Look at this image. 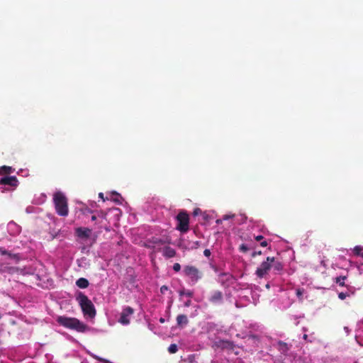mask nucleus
Instances as JSON below:
<instances>
[{
	"label": "nucleus",
	"mask_w": 363,
	"mask_h": 363,
	"mask_svg": "<svg viewBox=\"0 0 363 363\" xmlns=\"http://www.w3.org/2000/svg\"><path fill=\"white\" fill-rule=\"evenodd\" d=\"M13 172V169L11 167L9 166H2L0 167V174H8Z\"/></svg>",
	"instance_id": "nucleus-28"
},
{
	"label": "nucleus",
	"mask_w": 363,
	"mask_h": 363,
	"mask_svg": "<svg viewBox=\"0 0 363 363\" xmlns=\"http://www.w3.org/2000/svg\"><path fill=\"white\" fill-rule=\"evenodd\" d=\"M112 214L116 222L118 221L121 215V211L118 208H113L109 209L107 215Z\"/></svg>",
	"instance_id": "nucleus-25"
},
{
	"label": "nucleus",
	"mask_w": 363,
	"mask_h": 363,
	"mask_svg": "<svg viewBox=\"0 0 363 363\" xmlns=\"http://www.w3.org/2000/svg\"><path fill=\"white\" fill-rule=\"evenodd\" d=\"M353 252L357 256H360L363 258V246L357 245L353 249Z\"/></svg>",
	"instance_id": "nucleus-29"
},
{
	"label": "nucleus",
	"mask_w": 363,
	"mask_h": 363,
	"mask_svg": "<svg viewBox=\"0 0 363 363\" xmlns=\"http://www.w3.org/2000/svg\"><path fill=\"white\" fill-rule=\"evenodd\" d=\"M218 282L224 288L225 295L229 301H232L233 292L241 284L231 274L222 272L218 274Z\"/></svg>",
	"instance_id": "nucleus-2"
},
{
	"label": "nucleus",
	"mask_w": 363,
	"mask_h": 363,
	"mask_svg": "<svg viewBox=\"0 0 363 363\" xmlns=\"http://www.w3.org/2000/svg\"><path fill=\"white\" fill-rule=\"evenodd\" d=\"M254 238L255 240L261 242L264 239V237L262 235H257L255 236Z\"/></svg>",
	"instance_id": "nucleus-45"
},
{
	"label": "nucleus",
	"mask_w": 363,
	"mask_h": 363,
	"mask_svg": "<svg viewBox=\"0 0 363 363\" xmlns=\"http://www.w3.org/2000/svg\"><path fill=\"white\" fill-rule=\"evenodd\" d=\"M0 184L4 186H9L13 189L18 186V181L15 176L4 177L0 179Z\"/></svg>",
	"instance_id": "nucleus-12"
},
{
	"label": "nucleus",
	"mask_w": 363,
	"mask_h": 363,
	"mask_svg": "<svg viewBox=\"0 0 363 363\" xmlns=\"http://www.w3.org/2000/svg\"><path fill=\"white\" fill-rule=\"evenodd\" d=\"M252 247L251 244H242L240 246V251L245 252L252 249Z\"/></svg>",
	"instance_id": "nucleus-31"
},
{
	"label": "nucleus",
	"mask_w": 363,
	"mask_h": 363,
	"mask_svg": "<svg viewBox=\"0 0 363 363\" xmlns=\"http://www.w3.org/2000/svg\"><path fill=\"white\" fill-rule=\"evenodd\" d=\"M176 255V251L174 249L169 246H167L163 249V255L167 258L174 257Z\"/></svg>",
	"instance_id": "nucleus-22"
},
{
	"label": "nucleus",
	"mask_w": 363,
	"mask_h": 363,
	"mask_svg": "<svg viewBox=\"0 0 363 363\" xmlns=\"http://www.w3.org/2000/svg\"><path fill=\"white\" fill-rule=\"evenodd\" d=\"M269 286H270V284H269V283L266 284V287H267V289H269Z\"/></svg>",
	"instance_id": "nucleus-59"
},
{
	"label": "nucleus",
	"mask_w": 363,
	"mask_h": 363,
	"mask_svg": "<svg viewBox=\"0 0 363 363\" xmlns=\"http://www.w3.org/2000/svg\"><path fill=\"white\" fill-rule=\"evenodd\" d=\"M101 360L104 362L105 363H111L108 360H106V359H101Z\"/></svg>",
	"instance_id": "nucleus-57"
},
{
	"label": "nucleus",
	"mask_w": 363,
	"mask_h": 363,
	"mask_svg": "<svg viewBox=\"0 0 363 363\" xmlns=\"http://www.w3.org/2000/svg\"><path fill=\"white\" fill-rule=\"evenodd\" d=\"M133 313V309L130 307L127 306L124 308L120 315L118 322L122 324L123 325H128L130 323V317Z\"/></svg>",
	"instance_id": "nucleus-10"
},
{
	"label": "nucleus",
	"mask_w": 363,
	"mask_h": 363,
	"mask_svg": "<svg viewBox=\"0 0 363 363\" xmlns=\"http://www.w3.org/2000/svg\"><path fill=\"white\" fill-rule=\"evenodd\" d=\"M308 342H312L315 340V337L313 336V335H308Z\"/></svg>",
	"instance_id": "nucleus-48"
},
{
	"label": "nucleus",
	"mask_w": 363,
	"mask_h": 363,
	"mask_svg": "<svg viewBox=\"0 0 363 363\" xmlns=\"http://www.w3.org/2000/svg\"><path fill=\"white\" fill-rule=\"evenodd\" d=\"M46 195L45 194H40L38 196H35L33 203L36 205H41L46 201Z\"/></svg>",
	"instance_id": "nucleus-26"
},
{
	"label": "nucleus",
	"mask_w": 363,
	"mask_h": 363,
	"mask_svg": "<svg viewBox=\"0 0 363 363\" xmlns=\"http://www.w3.org/2000/svg\"><path fill=\"white\" fill-rule=\"evenodd\" d=\"M355 340L359 345L363 346V320L357 323Z\"/></svg>",
	"instance_id": "nucleus-16"
},
{
	"label": "nucleus",
	"mask_w": 363,
	"mask_h": 363,
	"mask_svg": "<svg viewBox=\"0 0 363 363\" xmlns=\"http://www.w3.org/2000/svg\"><path fill=\"white\" fill-rule=\"evenodd\" d=\"M160 323H164L165 322L164 318H160Z\"/></svg>",
	"instance_id": "nucleus-54"
},
{
	"label": "nucleus",
	"mask_w": 363,
	"mask_h": 363,
	"mask_svg": "<svg viewBox=\"0 0 363 363\" xmlns=\"http://www.w3.org/2000/svg\"><path fill=\"white\" fill-rule=\"evenodd\" d=\"M350 294L349 292H347L345 290V291H341L338 293V297L341 300L345 299L347 297H350Z\"/></svg>",
	"instance_id": "nucleus-34"
},
{
	"label": "nucleus",
	"mask_w": 363,
	"mask_h": 363,
	"mask_svg": "<svg viewBox=\"0 0 363 363\" xmlns=\"http://www.w3.org/2000/svg\"><path fill=\"white\" fill-rule=\"evenodd\" d=\"M177 229L181 233H186L189 229V217L185 211H181L176 217Z\"/></svg>",
	"instance_id": "nucleus-7"
},
{
	"label": "nucleus",
	"mask_w": 363,
	"mask_h": 363,
	"mask_svg": "<svg viewBox=\"0 0 363 363\" xmlns=\"http://www.w3.org/2000/svg\"><path fill=\"white\" fill-rule=\"evenodd\" d=\"M347 292L350 294V296L354 294L355 289L352 286H347L346 289Z\"/></svg>",
	"instance_id": "nucleus-38"
},
{
	"label": "nucleus",
	"mask_w": 363,
	"mask_h": 363,
	"mask_svg": "<svg viewBox=\"0 0 363 363\" xmlns=\"http://www.w3.org/2000/svg\"><path fill=\"white\" fill-rule=\"evenodd\" d=\"M275 347L284 355H288L291 350V345L282 341H279Z\"/></svg>",
	"instance_id": "nucleus-17"
},
{
	"label": "nucleus",
	"mask_w": 363,
	"mask_h": 363,
	"mask_svg": "<svg viewBox=\"0 0 363 363\" xmlns=\"http://www.w3.org/2000/svg\"><path fill=\"white\" fill-rule=\"evenodd\" d=\"M89 284V281L85 278H79L76 281V285L80 289L87 288Z\"/></svg>",
	"instance_id": "nucleus-27"
},
{
	"label": "nucleus",
	"mask_w": 363,
	"mask_h": 363,
	"mask_svg": "<svg viewBox=\"0 0 363 363\" xmlns=\"http://www.w3.org/2000/svg\"><path fill=\"white\" fill-rule=\"evenodd\" d=\"M223 300V293L220 291H213L208 298V301L216 305L221 304Z\"/></svg>",
	"instance_id": "nucleus-13"
},
{
	"label": "nucleus",
	"mask_w": 363,
	"mask_h": 363,
	"mask_svg": "<svg viewBox=\"0 0 363 363\" xmlns=\"http://www.w3.org/2000/svg\"><path fill=\"white\" fill-rule=\"evenodd\" d=\"M211 268H212V269H213L216 272H217V271H218V268H217V267H216V266H215V265H213V264H211Z\"/></svg>",
	"instance_id": "nucleus-53"
},
{
	"label": "nucleus",
	"mask_w": 363,
	"mask_h": 363,
	"mask_svg": "<svg viewBox=\"0 0 363 363\" xmlns=\"http://www.w3.org/2000/svg\"><path fill=\"white\" fill-rule=\"evenodd\" d=\"M268 245V242L265 240V239H263L261 242H260V246L262 247H267Z\"/></svg>",
	"instance_id": "nucleus-44"
},
{
	"label": "nucleus",
	"mask_w": 363,
	"mask_h": 363,
	"mask_svg": "<svg viewBox=\"0 0 363 363\" xmlns=\"http://www.w3.org/2000/svg\"><path fill=\"white\" fill-rule=\"evenodd\" d=\"M271 262H273V257H267L266 261L262 262L256 270L257 277H264L272 271Z\"/></svg>",
	"instance_id": "nucleus-9"
},
{
	"label": "nucleus",
	"mask_w": 363,
	"mask_h": 363,
	"mask_svg": "<svg viewBox=\"0 0 363 363\" xmlns=\"http://www.w3.org/2000/svg\"><path fill=\"white\" fill-rule=\"evenodd\" d=\"M1 318V315H0V318Z\"/></svg>",
	"instance_id": "nucleus-60"
},
{
	"label": "nucleus",
	"mask_w": 363,
	"mask_h": 363,
	"mask_svg": "<svg viewBox=\"0 0 363 363\" xmlns=\"http://www.w3.org/2000/svg\"><path fill=\"white\" fill-rule=\"evenodd\" d=\"M223 221V219L220 218V219H217L216 223V224L220 225L222 223Z\"/></svg>",
	"instance_id": "nucleus-51"
},
{
	"label": "nucleus",
	"mask_w": 363,
	"mask_h": 363,
	"mask_svg": "<svg viewBox=\"0 0 363 363\" xmlns=\"http://www.w3.org/2000/svg\"><path fill=\"white\" fill-rule=\"evenodd\" d=\"M26 213H36V208L33 206H28L26 209Z\"/></svg>",
	"instance_id": "nucleus-36"
},
{
	"label": "nucleus",
	"mask_w": 363,
	"mask_h": 363,
	"mask_svg": "<svg viewBox=\"0 0 363 363\" xmlns=\"http://www.w3.org/2000/svg\"><path fill=\"white\" fill-rule=\"evenodd\" d=\"M178 351V347L176 344H171L168 347V352L170 354H174Z\"/></svg>",
	"instance_id": "nucleus-32"
},
{
	"label": "nucleus",
	"mask_w": 363,
	"mask_h": 363,
	"mask_svg": "<svg viewBox=\"0 0 363 363\" xmlns=\"http://www.w3.org/2000/svg\"><path fill=\"white\" fill-rule=\"evenodd\" d=\"M182 273L186 277L191 284L194 285L203 277V273L198 268L193 265H185L183 267Z\"/></svg>",
	"instance_id": "nucleus-6"
},
{
	"label": "nucleus",
	"mask_w": 363,
	"mask_h": 363,
	"mask_svg": "<svg viewBox=\"0 0 363 363\" xmlns=\"http://www.w3.org/2000/svg\"><path fill=\"white\" fill-rule=\"evenodd\" d=\"M7 232L13 237H16L21 232V228L14 221L11 220L7 224Z\"/></svg>",
	"instance_id": "nucleus-14"
},
{
	"label": "nucleus",
	"mask_w": 363,
	"mask_h": 363,
	"mask_svg": "<svg viewBox=\"0 0 363 363\" xmlns=\"http://www.w3.org/2000/svg\"><path fill=\"white\" fill-rule=\"evenodd\" d=\"M246 328L250 330L249 333H262L263 326L258 324L257 323H248L246 325Z\"/></svg>",
	"instance_id": "nucleus-18"
},
{
	"label": "nucleus",
	"mask_w": 363,
	"mask_h": 363,
	"mask_svg": "<svg viewBox=\"0 0 363 363\" xmlns=\"http://www.w3.org/2000/svg\"><path fill=\"white\" fill-rule=\"evenodd\" d=\"M177 325L180 328H184L189 323L188 318L186 315L179 314L177 316Z\"/></svg>",
	"instance_id": "nucleus-21"
},
{
	"label": "nucleus",
	"mask_w": 363,
	"mask_h": 363,
	"mask_svg": "<svg viewBox=\"0 0 363 363\" xmlns=\"http://www.w3.org/2000/svg\"><path fill=\"white\" fill-rule=\"evenodd\" d=\"M0 254L1 255L8 256V257L10 258L11 259H13V260H16V261L18 260V255L13 254V253L10 252L9 251H8V250L2 248V247H0Z\"/></svg>",
	"instance_id": "nucleus-23"
},
{
	"label": "nucleus",
	"mask_w": 363,
	"mask_h": 363,
	"mask_svg": "<svg viewBox=\"0 0 363 363\" xmlns=\"http://www.w3.org/2000/svg\"><path fill=\"white\" fill-rule=\"evenodd\" d=\"M261 253H262V252H261L260 251H259V252H255L253 253L252 256H255V255H257H257H260Z\"/></svg>",
	"instance_id": "nucleus-55"
},
{
	"label": "nucleus",
	"mask_w": 363,
	"mask_h": 363,
	"mask_svg": "<svg viewBox=\"0 0 363 363\" xmlns=\"http://www.w3.org/2000/svg\"><path fill=\"white\" fill-rule=\"evenodd\" d=\"M75 298L81 307L84 318L86 319L94 318L96 312L91 301L82 291H78L76 294Z\"/></svg>",
	"instance_id": "nucleus-3"
},
{
	"label": "nucleus",
	"mask_w": 363,
	"mask_h": 363,
	"mask_svg": "<svg viewBox=\"0 0 363 363\" xmlns=\"http://www.w3.org/2000/svg\"><path fill=\"white\" fill-rule=\"evenodd\" d=\"M96 219V216H91V220H95Z\"/></svg>",
	"instance_id": "nucleus-56"
},
{
	"label": "nucleus",
	"mask_w": 363,
	"mask_h": 363,
	"mask_svg": "<svg viewBox=\"0 0 363 363\" xmlns=\"http://www.w3.org/2000/svg\"><path fill=\"white\" fill-rule=\"evenodd\" d=\"M303 338L306 341H308V335H307V334H304V335H303Z\"/></svg>",
	"instance_id": "nucleus-52"
},
{
	"label": "nucleus",
	"mask_w": 363,
	"mask_h": 363,
	"mask_svg": "<svg viewBox=\"0 0 363 363\" xmlns=\"http://www.w3.org/2000/svg\"><path fill=\"white\" fill-rule=\"evenodd\" d=\"M179 295L181 296H187L189 298H191L193 296V295H194V293L191 290L183 289V290H181L179 291Z\"/></svg>",
	"instance_id": "nucleus-30"
},
{
	"label": "nucleus",
	"mask_w": 363,
	"mask_h": 363,
	"mask_svg": "<svg viewBox=\"0 0 363 363\" xmlns=\"http://www.w3.org/2000/svg\"><path fill=\"white\" fill-rule=\"evenodd\" d=\"M159 200L155 198L151 199L150 201L147 203L146 210L150 213H153L154 211H157L159 208H162V206L158 203Z\"/></svg>",
	"instance_id": "nucleus-15"
},
{
	"label": "nucleus",
	"mask_w": 363,
	"mask_h": 363,
	"mask_svg": "<svg viewBox=\"0 0 363 363\" xmlns=\"http://www.w3.org/2000/svg\"><path fill=\"white\" fill-rule=\"evenodd\" d=\"M357 270L359 274H363V264H359L357 266Z\"/></svg>",
	"instance_id": "nucleus-39"
},
{
	"label": "nucleus",
	"mask_w": 363,
	"mask_h": 363,
	"mask_svg": "<svg viewBox=\"0 0 363 363\" xmlns=\"http://www.w3.org/2000/svg\"><path fill=\"white\" fill-rule=\"evenodd\" d=\"M203 255L205 257H209L211 255V250L209 249L204 250Z\"/></svg>",
	"instance_id": "nucleus-42"
},
{
	"label": "nucleus",
	"mask_w": 363,
	"mask_h": 363,
	"mask_svg": "<svg viewBox=\"0 0 363 363\" xmlns=\"http://www.w3.org/2000/svg\"><path fill=\"white\" fill-rule=\"evenodd\" d=\"M271 267L274 274H279L283 269L281 262L274 257H273V262H271Z\"/></svg>",
	"instance_id": "nucleus-20"
},
{
	"label": "nucleus",
	"mask_w": 363,
	"mask_h": 363,
	"mask_svg": "<svg viewBox=\"0 0 363 363\" xmlns=\"http://www.w3.org/2000/svg\"><path fill=\"white\" fill-rule=\"evenodd\" d=\"M168 290V286L164 285L160 288V291L162 294H164Z\"/></svg>",
	"instance_id": "nucleus-43"
},
{
	"label": "nucleus",
	"mask_w": 363,
	"mask_h": 363,
	"mask_svg": "<svg viewBox=\"0 0 363 363\" xmlns=\"http://www.w3.org/2000/svg\"><path fill=\"white\" fill-rule=\"evenodd\" d=\"M53 202L57 213L60 216H67L68 215L67 200L63 193L60 191L55 192L53 196Z\"/></svg>",
	"instance_id": "nucleus-5"
},
{
	"label": "nucleus",
	"mask_w": 363,
	"mask_h": 363,
	"mask_svg": "<svg viewBox=\"0 0 363 363\" xmlns=\"http://www.w3.org/2000/svg\"><path fill=\"white\" fill-rule=\"evenodd\" d=\"M81 363H89L88 361L86 359H84L82 361Z\"/></svg>",
	"instance_id": "nucleus-58"
},
{
	"label": "nucleus",
	"mask_w": 363,
	"mask_h": 363,
	"mask_svg": "<svg viewBox=\"0 0 363 363\" xmlns=\"http://www.w3.org/2000/svg\"><path fill=\"white\" fill-rule=\"evenodd\" d=\"M231 300L230 302L234 303L237 308H242L247 306L252 301L256 303L257 296L248 284H241L233 292Z\"/></svg>",
	"instance_id": "nucleus-1"
},
{
	"label": "nucleus",
	"mask_w": 363,
	"mask_h": 363,
	"mask_svg": "<svg viewBox=\"0 0 363 363\" xmlns=\"http://www.w3.org/2000/svg\"><path fill=\"white\" fill-rule=\"evenodd\" d=\"M245 338L247 346L250 347L252 351L259 347L261 344L262 336L259 333L247 334Z\"/></svg>",
	"instance_id": "nucleus-8"
},
{
	"label": "nucleus",
	"mask_w": 363,
	"mask_h": 363,
	"mask_svg": "<svg viewBox=\"0 0 363 363\" xmlns=\"http://www.w3.org/2000/svg\"><path fill=\"white\" fill-rule=\"evenodd\" d=\"M56 320L59 325L77 332L84 333L89 330V327L86 324L76 318L60 315L57 318Z\"/></svg>",
	"instance_id": "nucleus-4"
},
{
	"label": "nucleus",
	"mask_w": 363,
	"mask_h": 363,
	"mask_svg": "<svg viewBox=\"0 0 363 363\" xmlns=\"http://www.w3.org/2000/svg\"><path fill=\"white\" fill-rule=\"evenodd\" d=\"M0 270L3 271V272H7L9 274H13L17 272L18 269L16 267H4V269H1Z\"/></svg>",
	"instance_id": "nucleus-33"
},
{
	"label": "nucleus",
	"mask_w": 363,
	"mask_h": 363,
	"mask_svg": "<svg viewBox=\"0 0 363 363\" xmlns=\"http://www.w3.org/2000/svg\"><path fill=\"white\" fill-rule=\"evenodd\" d=\"M191 301L190 299H189L188 301L184 302V305L185 307H189L191 306Z\"/></svg>",
	"instance_id": "nucleus-47"
},
{
	"label": "nucleus",
	"mask_w": 363,
	"mask_h": 363,
	"mask_svg": "<svg viewBox=\"0 0 363 363\" xmlns=\"http://www.w3.org/2000/svg\"><path fill=\"white\" fill-rule=\"evenodd\" d=\"M81 250H82V252H83V253H87L89 251V248L86 247V246L82 247Z\"/></svg>",
	"instance_id": "nucleus-46"
},
{
	"label": "nucleus",
	"mask_w": 363,
	"mask_h": 363,
	"mask_svg": "<svg viewBox=\"0 0 363 363\" xmlns=\"http://www.w3.org/2000/svg\"><path fill=\"white\" fill-rule=\"evenodd\" d=\"M173 270L178 272L181 270V265L179 263H174L173 265Z\"/></svg>",
	"instance_id": "nucleus-37"
},
{
	"label": "nucleus",
	"mask_w": 363,
	"mask_h": 363,
	"mask_svg": "<svg viewBox=\"0 0 363 363\" xmlns=\"http://www.w3.org/2000/svg\"><path fill=\"white\" fill-rule=\"evenodd\" d=\"M201 213V210L199 208L194 210L193 214L194 216H199Z\"/></svg>",
	"instance_id": "nucleus-41"
},
{
	"label": "nucleus",
	"mask_w": 363,
	"mask_h": 363,
	"mask_svg": "<svg viewBox=\"0 0 363 363\" xmlns=\"http://www.w3.org/2000/svg\"><path fill=\"white\" fill-rule=\"evenodd\" d=\"M75 235L82 241H85L90 238L91 229L84 227H79L74 230Z\"/></svg>",
	"instance_id": "nucleus-11"
},
{
	"label": "nucleus",
	"mask_w": 363,
	"mask_h": 363,
	"mask_svg": "<svg viewBox=\"0 0 363 363\" xmlns=\"http://www.w3.org/2000/svg\"><path fill=\"white\" fill-rule=\"evenodd\" d=\"M344 330L345 331V333H347V335H349L350 334V330L349 329L348 327H344Z\"/></svg>",
	"instance_id": "nucleus-50"
},
{
	"label": "nucleus",
	"mask_w": 363,
	"mask_h": 363,
	"mask_svg": "<svg viewBox=\"0 0 363 363\" xmlns=\"http://www.w3.org/2000/svg\"><path fill=\"white\" fill-rule=\"evenodd\" d=\"M346 279V277H339L336 278V283L340 286L345 285V281Z\"/></svg>",
	"instance_id": "nucleus-35"
},
{
	"label": "nucleus",
	"mask_w": 363,
	"mask_h": 363,
	"mask_svg": "<svg viewBox=\"0 0 363 363\" xmlns=\"http://www.w3.org/2000/svg\"><path fill=\"white\" fill-rule=\"evenodd\" d=\"M203 332L210 333L216 330V325L214 323H206L202 328Z\"/></svg>",
	"instance_id": "nucleus-24"
},
{
	"label": "nucleus",
	"mask_w": 363,
	"mask_h": 363,
	"mask_svg": "<svg viewBox=\"0 0 363 363\" xmlns=\"http://www.w3.org/2000/svg\"><path fill=\"white\" fill-rule=\"evenodd\" d=\"M106 200H111L113 202L121 204L123 202V198L122 196L116 191H112L108 194H107V196L106 197Z\"/></svg>",
	"instance_id": "nucleus-19"
},
{
	"label": "nucleus",
	"mask_w": 363,
	"mask_h": 363,
	"mask_svg": "<svg viewBox=\"0 0 363 363\" xmlns=\"http://www.w3.org/2000/svg\"><path fill=\"white\" fill-rule=\"evenodd\" d=\"M99 197L102 199L103 201H105L106 199L104 198V194L103 193H99Z\"/></svg>",
	"instance_id": "nucleus-49"
},
{
	"label": "nucleus",
	"mask_w": 363,
	"mask_h": 363,
	"mask_svg": "<svg viewBox=\"0 0 363 363\" xmlns=\"http://www.w3.org/2000/svg\"><path fill=\"white\" fill-rule=\"evenodd\" d=\"M234 217V215H224L222 218L223 220H227Z\"/></svg>",
	"instance_id": "nucleus-40"
}]
</instances>
